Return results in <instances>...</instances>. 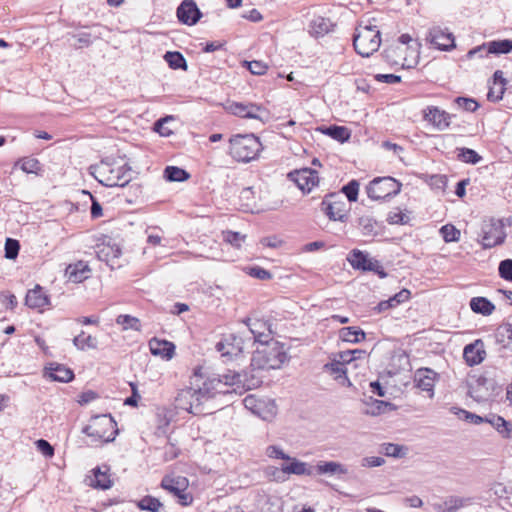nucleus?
Masks as SVG:
<instances>
[{"instance_id":"nucleus-10","label":"nucleus","mask_w":512,"mask_h":512,"mask_svg":"<svg viewBox=\"0 0 512 512\" xmlns=\"http://www.w3.org/2000/svg\"><path fill=\"white\" fill-rule=\"evenodd\" d=\"M321 208L330 220L344 222L347 219L346 203L339 193L327 194L321 202Z\"/></svg>"},{"instance_id":"nucleus-61","label":"nucleus","mask_w":512,"mask_h":512,"mask_svg":"<svg viewBox=\"0 0 512 512\" xmlns=\"http://www.w3.org/2000/svg\"><path fill=\"white\" fill-rule=\"evenodd\" d=\"M383 451L386 456L399 458L405 453L403 452V446L393 443H386L383 445Z\"/></svg>"},{"instance_id":"nucleus-27","label":"nucleus","mask_w":512,"mask_h":512,"mask_svg":"<svg viewBox=\"0 0 512 512\" xmlns=\"http://www.w3.org/2000/svg\"><path fill=\"white\" fill-rule=\"evenodd\" d=\"M335 24L329 18L318 16L309 25V33L316 37H323L333 31Z\"/></svg>"},{"instance_id":"nucleus-36","label":"nucleus","mask_w":512,"mask_h":512,"mask_svg":"<svg viewBox=\"0 0 512 512\" xmlns=\"http://www.w3.org/2000/svg\"><path fill=\"white\" fill-rule=\"evenodd\" d=\"M464 506V499L457 496H450L442 503H433L432 507L437 512H457Z\"/></svg>"},{"instance_id":"nucleus-14","label":"nucleus","mask_w":512,"mask_h":512,"mask_svg":"<svg viewBox=\"0 0 512 512\" xmlns=\"http://www.w3.org/2000/svg\"><path fill=\"white\" fill-rule=\"evenodd\" d=\"M290 181L294 182L302 193H309L319 182L318 172L311 168H302L290 172Z\"/></svg>"},{"instance_id":"nucleus-30","label":"nucleus","mask_w":512,"mask_h":512,"mask_svg":"<svg viewBox=\"0 0 512 512\" xmlns=\"http://www.w3.org/2000/svg\"><path fill=\"white\" fill-rule=\"evenodd\" d=\"M485 421L491 424L497 432L504 438H512V423L505 420L503 417L491 414L485 417Z\"/></svg>"},{"instance_id":"nucleus-26","label":"nucleus","mask_w":512,"mask_h":512,"mask_svg":"<svg viewBox=\"0 0 512 512\" xmlns=\"http://www.w3.org/2000/svg\"><path fill=\"white\" fill-rule=\"evenodd\" d=\"M97 257L100 261L105 262L112 269L115 265V260L119 259L122 254L120 247L116 244H102L98 246L96 251Z\"/></svg>"},{"instance_id":"nucleus-44","label":"nucleus","mask_w":512,"mask_h":512,"mask_svg":"<svg viewBox=\"0 0 512 512\" xmlns=\"http://www.w3.org/2000/svg\"><path fill=\"white\" fill-rule=\"evenodd\" d=\"M136 505L140 510L148 512H159L163 507V504L160 502V500L151 495L144 496L139 501H137Z\"/></svg>"},{"instance_id":"nucleus-4","label":"nucleus","mask_w":512,"mask_h":512,"mask_svg":"<svg viewBox=\"0 0 512 512\" xmlns=\"http://www.w3.org/2000/svg\"><path fill=\"white\" fill-rule=\"evenodd\" d=\"M262 143L254 134H236L229 139V154L238 162L248 163L257 158Z\"/></svg>"},{"instance_id":"nucleus-56","label":"nucleus","mask_w":512,"mask_h":512,"mask_svg":"<svg viewBox=\"0 0 512 512\" xmlns=\"http://www.w3.org/2000/svg\"><path fill=\"white\" fill-rule=\"evenodd\" d=\"M224 240L231 244L234 247L239 248L241 246V243L244 242L246 235H243L239 232L235 231H225L223 232Z\"/></svg>"},{"instance_id":"nucleus-33","label":"nucleus","mask_w":512,"mask_h":512,"mask_svg":"<svg viewBox=\"0 0 512 512\" xmlns=\"http://www.w3.org/2000/svg\"><path fill=\"white\" fill-rule=\"evenodd\" d=\"M90 269L88 265L84 264L82 261H79L75 264H70L66 268V275L69 280L74 283H80L88 277V273Z\"/></svg>"},{"instance_id":"nucleus-62","label":"nucleus","mask_w":512,"mask_h":512,"mask_svg":"<svg viewBox=\"0 0 512 512\" xmlns=\"http://www.w3.org/2000/svg\"><path fill=\"white\" fill-rule=\"evenodd\" d=\"M428 184L437 190H444L447 184V179L444 175L434 174L429 176Z\"/></svg>"},{"instance_id":"nucleus-50","label":"nucleus","mask_w":512,"mask_h":512,"mask_svg":"<svg viewBox=\"0 0 512 512\" xmlns=\"http://www.w3.org/2000/svg\"><path fill=\"white\" fill-rule=\"evenodd\" d=\"M20 242L14 238H6L4 247V257L9 260H15L20 251Z\"/></svg>"},{"instance_id":"nucleus-20","label":"nucleus","mask_w":512,"mask_h":512,"mask_svg":"<svg viewBox=\"0 0 512 512\" xmlns=\"http://www.w3.org/2000/svg\"><path fill=\"white\" fill-rule=\"evenodd\" d=\"M44 377L51 381L68 383L74 379V372L63 364L51 362L44 369Z\"/></svg>"},{"instance_id":"nucleus-40","label":"nucleus","mask_w":512,"mask_h":512,"mask_svg":"<svg viewBox=\"0 0 512 512\" xmlns=\"http://www.w3.org/2000/svg\"><path fill=\"white\" fill-rule=\"evenodd\" d=\"M323 133L340 143L347 142L351 137V131L345 126L330 125L325 128Z\"/></svg>"},{"instance_id":"nucleus-2","label":"nucleus","mask_w":512,"mask_h":512,"mask_svg":"<svg viewBox=\"0 0 512 512\" xmlns=\"http://www.w3.org/2000/svg\"><path fill=\"white\" fill-rule=\"evenodd\" d=\"M214 384L221 385V380L208 379L198 389L188 388L182 390L176 397V406L194 415L203 413L201 407L203 402L214 398L217 392H221Z\"/></svg>"},{"instance_id":"nucleus-12","label":"nucleus","mask_w":512,"mask_h":512,"mask_svg":"<svg viewBox=\"0 0 512 512\" xmlns=\"http://www.w3.org/2000/svg\"><path fill=\"white\" fill-rule=\"evenodd\" d=\"M426 40L441 51H449L455 47L454 35L448 29H442L440 26L430 28Z\"/></svg>"},{"instance_id":"nucleus-7","label":"nucleus","mask_w":512,"mask_h":512,"mask_svg":"<svg viewBox=\"0 0 512 512\" xmlns=\"http://www.w3.org/2000/svg\"><path fill=\"white\" fill-rule=\"evenodd\" d=\"M401 187L402 183L393 177H377L370 181L366 192L372 200H389L400 193Z\"/></svg>"},{"instance_id":"nucleus-39","label":"nucleus","mask_w":512,"mask_h":512,"mask_svg":"<svg viewBox=\"0 0 512 512\" xmlns=\"http://www.w3.org/2000/svg\"><path fill=\"white\" fill-rule=\"evenodd\" d=\"M164 178L169 182H184L190 178V173L178 166H167L164 169Z\"/></svg>"},{"instance_id":"nucleus-52","label":"nucleus","mask_w":512,"mask_h":512,"mask_svg":"<svg viewBox=\"0 0 512 512\" xmlns=\"http://www.w3.org/2000/svg\"><path fill=\"white\" fill-rule=\"evenodd\" d=\"M440 233L445 242H457L460 239V230H458L452 224L443 225L440 229Z\"/></svg>"},{"instance_id":"nucleus-6","label":"nucleus","mask_w":512,"mask_h":512,"mask_svg":"<svg viewBox=\"0 0 512 512\" xmlns=\"http://www.w3.org/2000/svg\"><path fill=\"white\" fill-rule=\"evenodd\" d=\"M381 44V33L376 26L360 25L353 36V46L357 54L370 57L378 51Z\"/></svg>"},{"instance_id":"nucleus-5","label":"nucleus","mask_w":512,"mask_h":512,"mask_svg":"<svg viewBox=\"0 0 512 512\" xmlns=\"http://www.w3.org/2000/svg\"><path fill=\"white\" fill-rule=\"evenodd\" d=\"M82 433L95 443H109L118 434L117 423L110 414L97 415L91 419L90 424L83 427Z\"/></svg>"},{"instance_id":"nucleus-31","label":"nucleus","mask_w":512,"mask_h":512,"mask_svg":"<svg viewBox=\"0 0 512 512\" xmlns=\"http://www.w3.org/2000/svg\"><path fill=\"white\" fill-rule=\"evenodd\" d=\"M469 305L474 313L483 316H490L495 310V305L488 298L482 296L471 298Z\"/></svg>"},{"instance_id":"nucleus-64","label":"nucleus","mask_w":512,"mask_h":512,"mask_svg":"<svg viewBox=\"0 0 512 512\" xmlns=\"http://www.w3.org/2000/svg\"><path fill=\"white\" fill-rule=\"evenodd\" d=\"M248 70L254 75H263L266 73L267 65L262 61H250L246 62Z\"/></svg>"},{"instance_id":"nucleus-60","label":"nucleus","mask_w":512,"mask_h":512,"mask_svg":"<svg viewBox=\"0 0 512 512\" xmlns=\"http://www.w3.org/2000/svg\"><path fill=\"white\" fill-rule=\"evenodd\" d=\"M266 455L271 459L281 460L282 462H288V454L285 453L280 447L276 445H270L266 448Z\"/></svg>"},{"instance_id":"nucleus-47","label":"nucleus","mask_w":512,"mask_h":512,"mask_svg":"<svg viewBox=\"0 0 512 512\" xmlns=\"http://www.w3.org/2000/svg\"><path fill=\"white\" fill-rule=\"evenodd\" d=\"M457 158L458 160L475 165L482 160V157L473 149L470 148H457Z\"/></svg>"},{"instance_id":"nucleus-32","label":"nucleus","mask_w":512,"mask_h":512,"mask_svg":"<svg viewBox=\"0 0 512 512\" xmlns=\"http://www.w3.org/2000/svg\"><path fill=\"white\" fill-rule=\"evenodd\" d=\"M493 84L498 86V92H494V88H489L487 93V99L491 102H498L503 98L504 92L506 90L505 86L507 84L506 79L503 76V72L501 70H496L493 74Z\"/></svg>"},{"instance_id":"nucleus-46","label":"nucleus","mask_w":512,"mask_h":512,"mask_svg":"<svg viewBox=\"0 0 512 512\" xmlns=\"http://www.w3.org/2000/svg\"><path fill=\"white\" fill-rule=\"evenodd\" d=\"M116 323L121 325L124 330L131 329L139 332L142 328L141 321L137 317L128 314L118 315L116 318Z\"/></svg>"},{"instance_id":"nucleus-18","label":"nucleus","mask_w":512,"mask_h":512,"mask_svg":"<svg viewBox=\"0 0 512 512\" xmlns=\"http://www.w3.org/2000/svg\"><path fill=\"white\" fill-rule=\"evenodd\" d=\"M439 375L430 368H419L414 374V382L417 388L429 394V397L434 396L435 381Z\"/></svg>"},{"instance_id":"nucleus-48","label":"nucleus","mask_w":512,"mask_h":512,"mask_svg":"<svg viewBox=\"0 0 512 512\" xmlns=\"http://www.w3.org/2000/svg\"><path fill=\"white\" fill-rule=\"evenodd\" d=\"M450 412L454 415H457L460 419H465L466 421H469L473 424H481L483 422H486L485 421V417H482V416H479L477 414H474V413H471L467 410H464L462 408H458V407H451L450 408Z\"/></svg>"},{"instance_id":"nucleus-3","label":"nucleus","mask_w":512,"mask_h":512,"mask_svg":"<svg viewBox=\"0 0 512 512\" xmlns=\"http://www.w3.org/2000/svg\"><path fill=\"white\" fill-rule=\"evenodd\" d=\"M260 345L253 354L251 366L260 370L280 368L286 360L284 344L272 339Z\"/></svg>"},{"instance_id":"nucleus-49","label":"nucleus","mask_w":512,"mask_h":512,"mask_svg":"<svg viewBox=\"0 0 512 512\" xmlns=\"http://www.w3.org/2000/svg\"><path fill=\"white\" fill-rule=\"evenodd\" d=\"M454 103L466 112H475L480 107L479 102L471 97L458 96L454 99Z\"/></svg>"},{"instance_id":"nucleus-11","label":"nucleus","mask_w":512,"mask_h":512,"mask_svg":"<svg viewBox=\"0 0 512 512\" xmlns=\"http://www.w3.org/2000/svg\"><path fill=\"white\" fill-rule=\"evenodd\" d=\"M215 349L226 361H230L242 353L243 340L235 334H229L216 343Z\"/></svg>"},{"instance_id":"nucleus-21","label":"nucleus","mask_w":512,"mask_h":512,"mask_svg":"<svg viewBox=\"0 0 512 512\" xmlns=\"http://www.w3.org/2000/svg\"><path fill=\"white\" fill-rule=\"evenodd\" d=\"M485 356L486 351L484 349V343L481 339H477L464 347L463 358L467 365L470 367L483 362Z\"/></svg>"},{"instance_id":"nucleus-13","label":"nucleus","mask_w":512,"mask_h":512,"mask_svg":"<svg viewBox=\"0 0 512 512\" xmlns=\"http://www.w3.org/2000/svg\"><path fill=\"white\" fill-rule=\"evenodd\" d=\"M453 117V114H450L437 106L431 105L423 109V120L439 131L449 128Z\"/></svg>"},{"instance_id":"nucleus-63","label":"nucleus","mask_w":512,"mask_h":512,"mask_svg":"<svg viewBox=\"0 0 512 512\" xmlns=\"http://www.w3.org/2000/svg\"><path fill=\"white\" fill-rule=\"evenodd\" d=\"M387 222L389 224H407L409 222V217L402 213L401 211L390 212L387 217Z\"/></svg>"},{"instance_id":"nucleus-22","label":"nucleus","mask_w":512,"mask_h":512,"mask_svg":"<svg viewBox=\"0 0 512 512\" xmlns=\"http://www.w3.org/2000/svg\"><path fill=\"white\" fill-rule=\"evenodd\" d=\"M323 371L332 375L333 379L340 385L345 387L352 386V382L347 375L345 364L340 359L334 358L331 362L324 364Z\"/></svg>"},{"instance_id":"nucleus-58","label":"nucleus","mask_w":512,"mask_h":512,"mask_svg":"<svg viewBox=\"0 0 512 512\" xmlns=\"http://www.w3.org/2000/svg\"><path fill=\"white\" fill-rule=\"evenodd\" d=\"M246 273L256 279L259 280H268L272 277L271 273L260 267V266H251L246 268Z\"/></svg>"},{"instance_id":"nucleus-17","label":"nucleus","mask_w":512,"mask_h":512,"mask_svg":"<svg viewBox=\"0 0 512 512\" xmlns=\"http://www.w3.org/2000/svg\"><path fill=\"white\" fill-rule=\"evenodd\" d=\"M244 322L252 334L255 342L259 344H266L272 340L273 332L271 329V324H269L268 321L262 319L247 318Z\"/></svg>"},{"instance_id":"nucleus-29","label":"nucleus","mask_w":512,"mask_h":512,"mask_svg":"<svg viewBox=\"0 0 512 512\" xmlns=\"http://www.w3.org/2000/svg\"><path fill=\"white\" fill-rule=\"evenodd\" d=\"M348 469L345 465L335 461H320L315 466V474L318 475H343L347 474Z\"/></svg>"},{"instance_id":"nucleus-8","label":"nucleus","mask_w":512,"mask_h":512,"mask_svg":"<svg viewBox=\"0 0 512 512\" xmlns=\"http://www.w3.org/2000/svg\"><path fill=\"white\" fill-rule=\"evenodd\" d=\"M504 221L505 219L490 218L489 221L483 223L479 234V242L483 249H491L505 242L507 234L504 230Z\"/></svg>"},{"instance_id":"nucleus-28","label":"nucleus","mask_w":512,"mask_h":512,"mask_svg":"<svg viewBox=\"0 0 512 512\" xmlns=\"http://www.w3.org/2000/svg\"><path fill=\"white\" fill-rule=\"evenodd\" d=\"M263 473L269 481L284 482L288 479V462H281L280 466L267 465Z\"/></svg>"},{"instance_id":"nucleus-19","label":"nucleus","mask_w":512,"mask_h":512,"mask_svg":"<svg viewBox=\"0 0 512 512\" xmlns=\"http://www.w3.org/2000/svg\"><path fill=\"white\" fill-rule=\"evenodd\" d=\"M229 110L231 111L232 114L238 117L258 120H262L263 114L266 113L265 108L254 103L244 104L239 102H233L230 104Z\"/></svg>"},{"instance_id":"nucleus-1","label":"nucleus","mask_w":512,"mask_h":512,"mask_svg":"<svg viewBox=\"0 0 512 512\" xmlns=\"http://www.w3.org/2000/svg\"><path fill=\"white\" fill-rule=\"evenodd\" d=\"M89 170L90 174L106 187H124L132 180L130 165L111 157L91 165Z\"/></svg>"},{"instance_id":"nucleus-38","label":"nucleus","mask_w":512,"mask_h":512,"mask_svg":"<svg viewBox=\"0 0 512 512\" xmlns=\"http://www.w3.org/2000/svg\"><path fill=\"white\" fill-rule=\"evenodd\" d=\"M358 227L364 236H376L378 235V222L370 216H362L358 218Z\"/></svg>"},{"instance_id":"nucleus-55","label":"nucleus","mask_w":512,"mask_h":512,"mask_svg":"<svg viewBox=\"0 0 512 512\" xmlns=\"http://www.w3.org/2000/svg\"><path fill=\"white\" fill-rule=\"evenodd\" d=\"M498 274L502 279L512 282V259H505L499 263Z\"/></svg>"},{"instance_id":"nucleus-15","label":"nucleus","mask_w":512,"mask_h":512,"mask_svg":"<svg viewBox=\"0 0 512 512\" xmlns=\"http://www.w3.org/2000/svg\"><path fill=\"white\" fill-rule=\"evenodd\" d=\"M211 379L221 380V385L214 384V386H216L218 390H221V392H217L216 395L229 393L228 390L223 389L226 386L237 385L242 386L243 388L246 389H251L253 386H256L259 383L258 380L256 382L252 381L251 383H246L247 373H239L235 371H228V373L218 375L217 377H212Z\"/></svg>"},{"instance_id":"nucleus-45","label":"nucleus","mask_w":512,"mask_h":512,"mask_svg":"<svg viewBox=\"0 0 512 512\" xmlns=\"http://www.w3.org/2000/svg\"><path fill=\"white\" fill-rule=\"evenodd\" d=\"M73 344L79 350L96 349L97 339L91 335H86L85 332L82 331L79 335L74 337Z\"/></svg>"},{"instance_id":"nucleus-42","label":"nucleus","mask_w":512,"mask_h":512,"mask_svg":"<svg viewBox=\"0 0 512 512\" xmlns=\"http://www.w3.org/2000/svg\"><path fill=\"white\" fill-rule=\"evenodd\" d=\"M290 474L312 476L315 474V466L290 457Z\"/></svg>"},{"instance_id":"nucleus-37","label":"nucleus","mask_w":512,"mask_h":512,"mask_svg":"<svg viewBox=\"0 0 512 512\" xmlns=\"http://www.w3.org/2000/svg\"><path fill=\"white\" fill-rule=\"evenodd\" d=\"M94 478L91 479L90 486L96 489L107 490L112 487V481L107 471L102 472L100 467L92 469Z\"/></svg>"},{"instance_id":"nucleus-57","label":"nucleus","mask_w":512,"mask_h":512,"mask_svg":"<svg viewBox=\"0 0 512 512\" xmlns=\"http://www.w3.org/2000/svg\"><path fill=\"white\" fill-rule=\"evenodd\" d=\"M0 303L9 310H14L18 305L16 296L8 290L0 292Z\"/></svg>"},{"instance_id":"nucleus-16","label":"nucleus","mask_w":512,"mask_h":512,"mask_svg":"<svg viewBox=\"0 0 512 512\" xmlns=\"http://www.w3.org/2000/svg\"><path fill=\"white\" fill-rule=\"evenodd\" d=\"M176 15L180 23L193 26L202 17V12L194 0H183L177 7Z\"/></svg>"},{"instance_id":"nucleus-35","label":"nucleus","mask_w":512,"mask_h":512,"mask_svg":"<svg viewBox=\"0 0 512 512\" xmlns=\"http://www.w3.org/2000/svg\"><path fill=\"white\" fill-rule=\"evenodd\" d=\"M339 337L344 342L359 343L366 338L365 332L359 327H344L339 330Z\"/></svg>"},{"instance_id":"nucleus-54","label":"nucleus","mask_w":512,"mask_h":512,"mask_svg":"<svg viewBox=\"0 0 512 512\" xmlns=\"http://www.w3.org/2000/svg\"><path fill=\"white\" fill-rule=\"evenodd\" d=\"M19 162L21 164V169L26 173L38 174L41 170V164L37 158L24 157Z\"/></svg>"},{"instance_id":"nucleus-23","label":"nucleus","mask_w":512,"mask_h":512,"mask_svg":"<svg viewBox=\"0 0 512 512\" xmlns=\"http://www.w3.org/2000/svg\"><path fill=\"white\" fill-rule=\"evenodd\" d=\"M25 305L31 309H42L50 305V298L39 284L28 290L25 297Z\"/></svg>"},{"instance_id":"nucleus-59","label":"nucleus","mask_w":512,"mask_h":512,"mask_svg":"<svg viewBox=\"0 0 512 512\" xmlns=\"http://www.w3.org/2000/svg\"><path fill=\"white\" fill-rule=\"evenodd\" d=\"M363 354H365V351L361 349L346 350L338 353V359H340L344 364H348L353 360L360 358Z\"/></svg>"},{"instance_id":"nucleus-24","label":"nucleus","mask_w":512,"mask_h":512,"mask_svg":"<svg viewBox=\"0 0 512 512\" xmlns=\"http://www.w3.org/2000/svg\"><path fill=\"white\" fill-rule=\"evenodd\" d=\"M347 260L354 269L361 271L374 270V266H377V260L368 258L366 253L358 249H353L349 253Z\"/></svg>"},{"instance_id":"nucleus-25","label":"nucleus","mask_w":512,"mask_h":512,"mask_svg":"<svg viewBox=\"0 0 512 512\" xmlns=\"http://www.w3.org/2000/svg\"><path fill=\"white\" fill-rule=\"evenodd\" d=\"M149 348L152 355L169 360L174 356L176 347L171 341L154 337L149 341Z\"/></svg>"},{"instance_id":"nucleus-34","label":"nucleus","mask_w":512,"mask_h":512,"mask_svg":"<svg viewBox=\"0 0 512 512\" xmlns=\"http://www.w3.org/2000/svg\"><path fill=\"white\" fill-rule=\"evenodd\" d=\"M487 381V378L479 377L474 385L469 386L468 395L479 403L487 401L490 396L485 388Z\"/></svg>"},{"instance_id":"nucleus-9","label":"nucleus","mask_w":512,"mask_h":512,"mask_svg":"<svg viewBox=\"0 0 512 512\" xmlns=\"http://www.w3.org/2000/svg\"><path fill=\"white\" fill-rule=\"evenodd\" d=\"M188 485L186 477L171 475H165L160 483V487L175 496L177 502L182 506H189L193 502V496L188 491Z\"/></svg>"},{"instance_id":"nucleus-51","label":"nucleus","mask_w":512,"mask_h":512,"mask_svg":"<svg viewBox=\"0 0 512 512\" xmlns=\"http://www.w3.org/2000/svg\"><path fill=\"white\" fill-rule=\"evenodd\" d=\"M163 450V460L165 462L172 461L180 455V448L178 447L176 442L172 441L170 436H168L167 443L163 447Z\"/></svg>"},{"instance_id":"nucleus-53","label":"nucleus","mask_w":512,"mask_h":512,"mask_svg":"<svg viewBox=\"0 0 512 512\" xmlns=\"http://www.w3.org/2000/svg\"><path fill=\"white\" fill-rule=\"evenodd\" d=\"M341 192L345 194L349 202H355L359 194V182L355 179L349 181L341 188Z\"/></svg>"},{"instance_id":"nucleus-41","label":"nucleus","mask_w":512,"mask_h":512,"mask_svg":"<svg viewBox=\"0 0 512 512\" xmlns=\"http://www.w3.org/2000/svg\"><path fill=\"white\" fill-rule=\"evenodd\" d=\"M168 66L174 70H187V61L182 53L178 51H168L164 55Z\"/></svg>"},{"instance_id":"nucleus-43","label":"nucleus","mask_w":512,"mask_h":512,"mask_svg":"<svg viewBox=\"0 0 512 512\" xmlns=\"http://www.w3.org/2000/svg\"><path fill=\"white\" fill-rule=\"evenodd\" d=\"M512 52V39L494 40L488 42L486 54H508Z\"/></svg>"}]
</instances>
